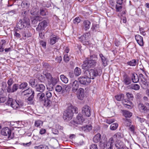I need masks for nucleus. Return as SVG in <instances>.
<instances>
[{"label":"nucleus","mask_w":149,"mask_h":149,"mask_svg":"<svg viewBox=\"0 0 149 149\" xmlns=\"http://www.w3.org/2000/svg\"><path fill=\"white\" fill-rule=\"evenodd\" d=\"M102 72L101 68L98 66L94 69H91L86 70L84 72V74L87 76L90 79H94L95 78L98 76H100Z\"/></svg>","instance_id":"1"},{"label":"nucleus","mask_w":149,"mask_h":149,"mask_svg":"<svg viewBox=\"0 0 149 149\" xmlns=\"http://www.w3.org/2000/svg\"><path fill=\"white\" fill-rule=\"evenodd\" d=\"M114 143L113 137L110 138L108 141L107 138H105L100 141L99 146L101 149H113Z\"/></svg>","instance_id":"2"},{"label":"nucleus","mask_w":149,"mask_h":149,"mask_svg":"<svg viewBox=\"0 0 149 149\" xmlns=\"http://www.w3.org/2000/svg\"><path fill=\"white\" fill-rule=\"evenodd\" d=\"M7 104L14 109H17L21 108L24 105V103L21 100H13L12 98H10L8 100Z\"/></svg>","instance_id":"3"},{"label":"nucleus","mask_w":149,"mask_h":149,"mask_svg":"<svg viewBox=\"0 0 149 149\" xmlns=\"http://www.w3.org/2000/svg\"><path fill=\"white\" fill-rule=\"evenodd\" d=\"M30 26L29 19L27 17H24L23 20L20 19L17 24V27L19 29L27 27L29 28Z\"/></svg>","instance_id":"4"},{"label":"nucleus","mask_w":149,"mask_h":149,"mask_svg":"<svg viewBox=\"0 0 149 149\" xmlns=\"http://www.w3.org/2000/svg\"><path fill=\"white\" fill-rule=\"evenodd\" d=\"M96 61L95 60L92 59L86 60L82 65V68L86 69L88 68L94 67L96 66Z\"/></svg>","instance_id":"5"},{"label":"nucleus","mask_w":149,"mask_h":149,"mask_svg":"<svg viewBox=\"0 0 149 149\" xmlns=\"http://www.w3.org/2000/svg\"><path fill=\"white\" fill-rule=\"evenodd\" d=\"M72 107H68L63 113V118L64 120L68 121L72 118L73 113L72 112L71 109Z\"/></svg>","instance_id":"6"},{"label":"nucleus","mask_w":149,"mask_h":149,"mask_svg":"<svg viewBox=\"0 0 149 149\" xmlns=\"http://www.w3.org/2000/svg\"><path fill=\"white\" fill-rule=\"evenodd\" d=\"M1 133L2 135L7 136L9 139H13L14 136V133L12 132L11 129L8 127L3 128L2 129Z\"/></svg>","instance_id":"7"},{"label":"nucleus","mask_w":149,"mask_h":149,"mask_svg":"<svg viewBox=\"0 0 149 149\" xmlns=\"http://www.w3.org/2000/svg\"><path fill=\"white\" fill-rule=\"evenodd\" d=\"M90 35L89 33H86L83 35L78 37L80 41L82 42L83 45H88L89 44V42L88 40Z\"/></svg>","instance_id":"8"},{"label":"nucleus","mask_w":149,"mask_h":149,"mask_svg":"<svg viewBox=\"0 0 149 149\" xmlns=\"http://www.w3.org/2000/svg\"><path fill=\"white\" fill-rule=\"evenodd\" d=\"M79 82L81 84H88L91 81V80L87 76L81 77L78 79Z\"/></svg>","instance_id":"9"},{"label":"nucleus","mask_w":149,"mask_h":149,"mask_svg":"<svg viewBox=\"0 0 149 149\" xmlns=\"http://www.w3.org/2000/svg\"><path fill=\"white\" fill-rule=\"evenodd\" d=\"M91 109L87 105H85L82 109V113L85 116L89 117L91 115Z\"/></svg>","instance_id":"10"},{"label":"nucleus","mask_w":149,"mask_h":149,"mask_svg":"<svg viewBox=\"0 0 149 149\" xmlns=\"http://www.w3.org/2000/svg\"><path fill=\"white\" fill-rule=\"evenodd\" d=\"M59 39V38L58 36L52 34L49 36L48 42L51 45H53L57 42Z\"/></svg>","instance_id":"11"},{"label":"nucleus","mask_w":149,"mask_h":149,"mask_svg":"<svg viewBox=\"0 0 149 149\" xmlns=\"http://www.w3.org/2000/svg\"><path fill=\"white\" fill-rule=\"evenodd\" d=\"M122 82L125 85H129L132 82L131 78L126 73H125L123 76Z\"/></svg>","instance_id":"12"},{"label":"nucleus","mask_w":149,"mask_h":149,"mask_svg":"<svg viewBox=\"0 0 149 149\" xmlns=\"http://www.w3.org/2000/svg\"><path fill=\"white\" fill-rule=\"evenodd\" d=\"M47 23L46 20H43L39 23L36 29V30L38 31L44 30L47 26Z\"/></svg>","instance_id":"13"},{"label":"nucleus","mask_w":149,"mask_h":149,"mask_svg":"<svg viewBox=\"0 0 149 149\" xmlns=\"http://www.w3.org/2000/svg\"><path fill=\"white\" fill-rule=\"evenodd\" d=\"M29 2L27 0H24L22 1L21 6L24 10H26L29 11V10L30 6Z\"/></svg>","instance_id":"14"},{"label":"nucleus","mask_w":149,"mask_h":149,"mask_svg":"<svg viewBox=\"0 0 149 149\" xmlns=\"http://www.w3.org/2000/svg\"><path fill=\"white\" fill-rule=\"evenodd\" d=\"M84 120L82 115L81 114H79L77 116L76 120L74 121L76 124H81Z\"/></svg>","instance_id":"15"},{"label":"nucleus","mask_w":149,"mask_h":149,"mask_svg":"<svg viewBox=\"0 0 149 149\" xmlns=\"http://www.w3.org/2000/svg\"><path fill=\"white\" fill-rule=\"evenodd\" d=\"M37 98L40 102H44L46 99L45 94L43 92L38 93L37 95Z\"/></svg>","instance_id":"16"},{"label":"nucleus","mask_w":149,"mask_h":149,"mask_svg":"<svg viewBox=\"0 0 149 149\" xmlns=\"http://www.w3.org/2000/svg\"><path fill=\"white\" fill-rule=\"evenodd\" d=\"M84 89L81 88L79 89L77 92V97L78 98L81 100H83L84 97Z\"/></svg>","instance_id":"17"},{"label":"nucleus","mask_w":149,"mask_h":149,"mask_svg":"<svg viewBox=\"0 0 149 149\" xmlns=\"http://www.w3.org/2000/svg\"><path fill=\"white\" fill-rule=\"evenodd\" d=\"M19 85L17 84H14L12 87L11 86L10 88L7 91L8 93H14L17 91L19 88Z\"/></svg>","instance_id":"18"},{"label":"nucleus","mask_w":149,"mask_h":149,"mask_svg":"<svg viewBox=\"0 0 149 149\" xmlns=\"http://www.w3.org/2000/svg\"><path fill=\"white\" fill-rule=\"evenodd\" d=\"M124 137L123 134L120 132H118L116 133L113 136V139H115L116 141H119L121 139H123Z\"/></svg>","instance_id":"19"},{"label":"nucleus","mask_w":149,"mask_h":149,"mask_svg":"<svg viewBox=\"0 0 149 149\" xmlns=\"http://www.w3.org/2000/svg\"><path fill=\"white\" fill-rule=\"evenodd\" d=\"M91 23L88 20H84L83 22L82 26L83 29L85 31H86L90 28Z\"/></svg>","instance_id":"20"},{"label":"nucleus","mask_w":149,"mask_h":149,"mask_svg":"<svg viewBox=\"0 0 149 149\" xmlns=\"http://www.w3.org/2000/svg\"><path fill=\"white\" fill-rule=\"evenodd\" d=\"M22 93L24 94V96H28V95L30 94H35L34 91L33 90L32 88H30L29 87L26 90H25L22 92Z\"/></svg>","instance_id":"21"},{"label":"nucleus","mask_w":149,"mask_h":149,"mask_svg":"<svg viewBox=\"0 0 149 149\" xmlns=\"http://www.w3.org/2000/svg\"><path fill=\"white\" fill-rule=\"evenodd\" d=\"M135 38L137 42L140 46H143V38L141 36L139 35H136L135 36Z\"/></svg>","instance_id":"22"},{"label":"nucleus","mask_w":149,"mask_h":149,"mask_svg":"<svg viewBox=\"0 0 149 149\" xmlns=\"http://www.w3.org/2000/svg\"><path fill=\"white\" fill-rule=\"evenodd\" d=\"M45 89V86L42 84H38L36 88V91L40 92H43Z\"/></svg>","instance_id":"23"},{"label":"nucleus","mask_w":149,"mask_h":149,"mask_svg":"<svg viewBox=\"0 0 149 149\" xmlns=\"http://www.w3.org/2000/svg\"><path fill=\"white\" fill-rule=\"evenodd\" d=\"M71 82L72 83V91L74 92H76L79 88L78 81L77 80H75L73 81H72Z\"/></svg>","instance_id":"24"},{"label":"nucleus","mask_w":149,"mask_h":149,"mask_svg":"<svg viewBox=\"0 0 149 149\" xmlns=\"http://www.w3.org/2000/svg\"><path fill=\"white\" fill-rule=\"evenodd\" d=\"M131 80L134 83L138 82L139 81V79L137 74L134 73H132Z\"/></svg>","instance_id":"25"},{"label":"nucleus","mask_w":149,"mask_h":149,"mask_svg":"<svg viewBox=\"0 0 149 149\" xmlns=\"http://www.w3.org/2000/svg\"><path fill=\"white\" fill-rule=\"evenodd\" d=\"M99 56L102 61V64L104 67L106 66L107 65V59L105 58L102 54H99Z\"/></svg>","instance_id":"26"},{"label":"nucleus","mask_w":149,"mask_h":149,"mask_svg":"<svg viewBox=\"0 0 149 149\" xmlns=\"http://www.w3.org/2000/svg\"><path fill=\"white\" fill-rule=\"evenodd\" d=\"M121 111L123 115L126 118H130L132 116V113L127 110H122Z\"/></svg>","instance_id":"27"},{"label":"nucleus","mask_w":149,"mask_h":149,"mask_svg":"<svg viewBox=\"0 0 149 149\" xmlns=\"http://www.w3.org/2000/svg\"><path fill=\"white\" fill-rule=\"evenodd\" d=\"M36 81V79H30L29 81V84L30 85L32 88H36L38 84Z\"/></svg>","instance_id":"28"},{"label":"nucleus","mask_w":149,"mask_h":149,"mask_svg":"<svg viewBox=\"0 0 149 149\" xmlns=\"http://www.w3.org/2000/svg\"><path fill=\"white\" fill-rule=\"evenodd\" d=\"M42 17L40 16H37L34 17H33L32 20V23L34 24H36L38 21H40L42 20Z\"/></svg>","instance_id":"29"},{"label":"nucleus","mask_w":149,"mask_h":149,"mask_svg":"<svg viewBox=\"0 0 149 149\" xmlns=\"http://www.w3.org/2000/svg\"><path fill=\"white\" fill-rule=\"evenodd\" d=\"M21 33L22 36L25 37H29L31 36V33L29 30L22 31Z\"/></svg>","instance_id":"30"},{"label":"nucleus","mask_w":149,"mask_h":149,"mask_svg":"<svg viewBox=\"0 0 149 149\" xmlns=\"http://www.w3.org/2000/svg\"><path fill=\"white\" fill-rule=\"evenodd\" d=\"M138 76L139 79L141 80L143 84L146 85L147 84V81L146 79L145 78L144 76L141 73Z\"/></svg>","instance_id":"31"},{"label":"nucleus","mask_w":149,"mask_h":149,"mask_svg":"<svg viewBox=\"0 0 149 149\" xmlns=\"http://www.w3.org/2000/svg\"><path fill=\"white\" fill-rule=\"evenodd\" d=\"M101 139V135L99 133H97L93 138V141L95 143H97L99 142Z\"/></svg>","instance_id":"32"},{"label":"nucleus","mask_w":149,"mask_h":149,"mask_svg":"<svg viewBox=\"0 0 149 149\" xmlns=\"http://www.w3.org/2000/svg\"><path fill=\"white\" fill-rule=\"evenodd\" d=\"M6 42V41L4 40H1L0 42V52H2L4 51Z\"/></svg>","instance_id":"33"},{"label":"nucleus","mask_w":149,"mask_h":149,"mask_svg":"<svg viewBox=\"0 0 149 149\" xmlns=\"http://www.w3.org/2000/svg\"><path fill=\"white\" fill-rule=\"evenodd\" d=\"M92 128V127L91 125H86L82 127H81V130L85 132L89 131L90 130H91Z\"/></svg>","instance_id":"34"},{"label":"nucleus","mask_w":149,"mask_h":149,"mask_svg":"<svg viewBox=\"0 0 149 149\" xmlns=\"http://www.w3.org/2000/svg\"><path fill=\"white\" fill-rule=\"evenodd\" d=\"M116 100L118 101L122 100L124 98V95L123 94H119L115 97Z\"/></svg>","instance_id":"35"},{"label":"nucleus","mask_w":149,"mask_h":149,"mask_svg":"<svg viewBox=\"0 0 149 149\" xmlns=\"http://www.w3.org/2000/svg\"><path fill=\"white\" fill-rule=\"evenodd\" d=\"M55 91L58 92H60L61 91H62V94L63 95L65 96V94L64 93V91H62V87L60 85H57L55 87Z\"/></svg>","instance_id":"36"},{"label":"nucleus","mask_w":149,"mask_h":149,"mask_svg":"<svg viewBox=\"0 0 149 149\" xmlns=\"http://www.w3.org/2000/svg\"><path fill=\"white\" fill-rule=\"evenodd\" d=\"M28 85V84L27 82H23L19 85V88L22 90L25 89L27 87Z\"/></svg>","instance_id":"37"},{"label":"nucleus","mask_w":149,"mask_h":149,"mask_svg":"<svg viewBox=\"0 0 149 149\" xmlns=\"http://www.w3.org/2000/svg\"><path fill=\"white\" fill-rule=\"evenodd\" d=\"M14 83V81L12 78H10L7 81V84L8 86L6 88V90H8L10 88L11 86V85Z\"/></svg>","instance_id":"38"},{"label":"nucleus","mask_w":149,"mask_h":149,"mask_svg":"<svg viewBox=\"0 0 149 149\" xmlns=\"http://www.w3.org/2000/svg\"><path fill=\"white\" fill-rule=\"evenodd\" d=\"M139 107L140 111L141 112L146 111L145 105H144L142 103H140L139 104Z\"/></svg>","instance_id":"39"},{"label":"nucleus","mask_w":149,"mask_h":149,"mask_svg":"<svg viewBox=\"0 0 149 149\" xmlns=\"http://www.w3.org/2000/svg\"><path fill=\"white\" fill-rule=\"evenodd\" d=\"M127 64L130 66H135L137 64L136 61V59H133L127 62Z\"/></svg>","instance_id":"40"},{"label":"nucleus","mask_w":149,"mask_h":149,"mask_svg":"<svg viewBox=\"0 0 149 149\" xmlns=\"http://www.w3.org/2000/svg\"><path fill=\"white\" fill-rule=\"evenodd\" d=\"M35 94H31L27 99V100L31 104H33V102Z\"/></svg>","instance_id":"41"},{"label":"nucleus","mask_w":149,"mask_h":149,"mask_svg":"<svg viewBox=\"0 0 149 149\" xmlns=\"http://www.w3.org/2000/svg\"><path fill=\"white\" fill-rule=\"evenodd\" d=\"M131 88L134 89L135 90H138L139 89L140 87V86L136 84H133L131 85L130 86Z\"/></svg>","instance_id":"42"},{"label":"nucleus","mask_w":149,"mask_h":149,"mask_svg":"<svg viewBox=\"0 0 149 149\" xmlns=\"http://www.w3.org/2000/svg\"><path fill=\"white\" fill-rule=\"evenodd\" d=\"M81 73V69L78 68L76 67L74 70V73L76 76H78L80 75Z\"/></svg>","instance_id":"43"},{"label":"nucleus","mask_w":149,"mask_h":149,"mask_svg":"<svg viewBox=\"0 0 149 149\" xmlns=\"http://www.w3.org/2000/svg\"><path fill=\"white\" fill-rule=\"evenodd\" d=\"M60 77L61 81L65 83H67L68 81V79L63 75H61Z\"/></svg>","instance_id":"44"},{"label":"nucleus","mask_w":149,"mask_h":149,"mask_svg":"<svg viewBox=\"0 0 149 149\" xmlns=\"http://www.w3.org/2000/svg\"><path fill=\"white\" fill-rule=\"evenodd\" d=\"M43 122L40 120H38L35 121L34 125L37 127H40V126L42 125Z\"/></svg>","instance_id":"45"},{"label":"nucleus","mask_w":149,"mask_h":149,"mask_svg":"<svg viewBox=\"0 0 149 149\" xmlns=\"http://www.w3.org/2000/svg\"><path fill=\"white\" fill-rule=\"evenodd\" d=\"M124 124L125 126H130L131 124V121L130 120L127 119H125L124 120Z\"/></svg>","instance_id":"46"},{"label":"nucleus","mask_w":149,"mask_h":149,"mask_svg":"<svg viewBox=\"0 0 149 149\" xmlns=\"http://www.w3.org/2000/svg\"><path fill=\"white\" fill-rule=\"evenodd\" d=\"M58 81V78H52L49 81L53 85H54L57 83Z\"/></svg>","instance_id":"47"},{"label":"nucleus","mask_w":149,"mask_h":149,"mask_svg":"<svg viewBox=\"0 0 149 149\" xmlns=\"http://www.w3.org/2000/svg\"><path fill=\"white\" fill-rule=\"evenodd\" d=\"M51 102H52L50 100L46 99L44 102H42V103L43 104L44 106L47 107L50 106Z\"/></svg>","instance_id":"48"},{"label":"nucleus","mask_w":149,"mask_h":149,"mask_svg":"<svg viewBox=\"0 0 149 149\" xmlns=\"http://www.w3.org/2000/svg\"><path fill=\"white\" fill-rule=\"evenodd\" d=\"M40 14L42 16H44L47 14V11L46 9L44 8H41L40 9Z\"/></svg>","instance_id":"49"},{"label":"nucleus","mask_w":149,"mask_h":149,"mask_svg":"<svg viewBox=\"0 0 149 149\" xmlns=\"http://www.w3.org/2000/svg\"><path fill=\"white\" fill-rule=\"evenodd\" d=\"M115 146L117 149H123V143L121 142H118L115 144Z\"/></svg>","instance_id":"50"},{"label":"nucleus","mask_w":149,"mask_h":149,"mask_svg":"<svg viewBox=\"0 0 149 149\" xmlns=\"http://www.w3.org/2000/svg\"><path fill=\"white\" fill-rule=\"evenodd\" d=\"M35 149H49L47 146L44 145H40L38 146L34 147Z\"/></svg>","instance_id":"51"},{"label":"nucleus","mask_w":149,"mask_h":149,"mask_svg":"<svg viewBox=\"0 0 149 149\" xmlns=\"http://www.w3.org/2000/svg\"><path fill=\"white\" fill-rule=\"evenodd\" d=\"M118 126V124L116 123L112 124L110 127V129L111 130H116Z\"/></svg>","instance_id":"52"},{"label":"nucleus","mask_w":149,"mask_h":149,"mask_svg":"<svg viewBox=\"0 0 149 149\" xmlns=\"http://www.w3.org/2000/svg\"><path fill=\"white\" fill-rule=\"evenodd\" d=\"M45 75L46 78L48 80V81H49L50 80L52 79V75L51 74H50L48 73H45V74H44Z\"/></svg>","instance_id":"53"},{"label":"nucleus","mask_w":149,"mask_h":149,"mask_svg":"<svg viewBox=\"0 0 149 149\" xmlns=\"http://www.w3.org/2000/svg\"><path fill=\"white\" fill-rule=\"evenodd\" d=\"M69 107H72V108L71 109V110H72V112L73 113H77L78 112V108L75 107H74L72 105H71L69 106Z\"/></svg>","instance_id":"54"},{"label":"nucleus","mask_w":149,"mask_h":149,"mask_svg":"<svg viewBox=\"0 0 149 149\" xmlns=\"http://www.w3.org/2000/svg\"><path fill=\"white\" fill-rule=\"evenodd\" d=\"M45 95L47 97V99H49L52 97V93L49 91H47L45 93Z\"/></svg>","instance_id":"55"},{"label":"nucleus","mask_w":149,"mask_h":149,"mask_svg":"<svg viewBox=\"0 0 149 149\" xmlns=\"http://www.w3.org/2000/svg\"><path fill=\"white\" fill-rule=\"evenodd\" d=\"M38 12V10L37 8H33L31 11V13L32 15H36Z\"/></svg>","instance_id":"56"},{"label":"nucleus","mask_w":149,"mask_h":149,"mask_svg":"<svg viewBox=\"0 0 149 149\" xmlns=\"http://www.w3.org/2000/svg\"><path fill=\"white\" fill-rule=\"evenodd\" d=\"M80 19L78 17H77L75 18L73 20V22L75 24H77L79 23L80 22Z\"/></svg>","instance_id":"57"},{"label":"nucleus","mask_w":149,"mask_h":149,"mask_svg":"<svg viewBox=\"0 0 149 149\" xmlns=\"http://www.w3.org/2000/svg\"><path fill=\"white\" fill-rule=\"evenodd\" d=\"M116 11L117 12H118L121 11L122 8V6L121 5L116 4Z\"/></svg>","instance_id":"58"},{"label":"nucleus","mask_w":149,"mask_h":149,"mask_svg":"<svg viewBox=\"0 0 149 149\" xmlns=\"http://www.w3.org/2000/svg\"><path fill=\"white\" fill-rule=\"evenodd\" d=\"M71 86H72V84L71 83H70V84L68 85H65L66 87H65V90L66 91L69 92L70 91L71 88Z\"/></svg>","instance_id":"59"},{"label":"nucleus","mask_w":149,"mask_h":149,"mask_svg":"<svg viewBox=\"0 0 149 149\" xmlns=\"http://www.w3.org/2000/svg\"><path fill=\"white\" fill-rule=\"evenodd\" d=\"M126 95L129 99L132 100L133 98V95L132 93H127Z\"/></svg>","instance_id":"60"},{"label":"nucleus","mask_w":149,"mask_h":149,"mask_svg":"<svg viewBox=\"0 0 149 149\" xmlns=\"http://www.w3.org/2000/svg\"><path fill=\"white\" fill-rule=\"evenodd\" d=\"M63 59L64 61L66 62H68L70 59L69 57L67 55H65L63 57Z\"/></svg>","instance_id":"61"},{"label":"nucleus","mask_w":149,"mask_h":149,"mask_svg":"<svg viewBox=\"0 0 149 149\" xmlns=\"http://www.w3.org/2000/svg\"><path fill=\"white\" fill-rule=\"evenodd\" d=\"M6 100V97H2L0 96V103H3Z\"/></svg>","instance_id":"62"},{"label":"nucleus","mask_w":149,"mask_h":149,"mask_svg":"<svg viewBox=\"0 0 149 149\" xmlns=\"http://www.w3.org/2000/svg\"><path fill=\"white\" fill-rule=\"evenodd\" d=\"M139 31L140 33L143 36L146 35L145 32L144 30V29L142 28H139Z\"/></svg>","instance_id":"63"},{"label":"nucleus","mask_w":149,"mask_h":149,"mask_svg":"<svg viewBox=\"0 0 149 149\" xmlns=\"http://www.w3.org/2000/svg\"><path fill=\"white\" fill-rule=\"evenodd\" d=\"M90 149H98L96 144H93L90 146Z\"/></svg>","instance_id":"64"}]
</instances>
